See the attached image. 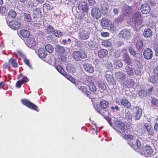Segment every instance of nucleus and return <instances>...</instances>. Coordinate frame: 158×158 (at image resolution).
Segmentation results:
<instances>
[{"label": "nucleus", "instance_id": "44", "mask_svg": "<svg viewBox=\"0 0 158 158\" xmlns=\"http://www.w3.org/2000/svg\"><path fill=\"white\" fill-rule=\"evenodd\" d=\"M53 33L55 36L58 37H60L63 35V33L59 30H55Z\"/></svg>", "mask_w": 158, "mask_h": 158}, {"label": "nucleus", "instance_id": "43", "mask_svg": "<svg viewBox=\"0 0 158 158\" xmlns=\"http://www.w3.org/2000/svg\"><path fill=\"white\" fill-rule=\"evenodd\" d=\"M132 115L129 111L126 113L125 118L128 122H131L132 120Z\"/></svg>", "mask_w": 158, "mask_h": 158}, {"label": "nucleus", "instance_id": "24", "mask_svg": "<svg viewBox=\"0 0 158 158\" xmlns=\"http://www.w3.org/2000/svg\"><path fill=\"white\" fill-rule=\"evenodd\" d=\"M143 150L144 153L148 155H151L153 152V150L151 147L148 145H146L144 147Z\"/></svg>", "mask_w": 158, "mask_h": 158}, {"label": "nucleus", "instance_id": "38", "mask_svg": "<svg viewBox=\"0 0 158 158\" xmlns=\"http://www.w3.org/2000/svg\"><path fill=\"white\" fill-rule=\"evenodd\" d=\"M114 67L117 69L122 67L123 65V63L119 60H114Z\"/></svg>", "mask_w": 158, "mask_h": 158}, {"label": "nucleus", "instance_id": "42", "mask_svg": "<svg viewBox=\"0 0 158 158\" xmlns=\"http://www.w3.org/2000/svg\"><path fill=\"white\" fill-rule=\"evenodd\" d=\"M54 28L50 25H48L46 27L47 33L48 34L52 33L55 31Z\"/></svg>", "mask_w": 158, "mask_h": 158}, {"label": "nucleus", "instance_id": "26", "mask_svg": "<svg viewBox=\"0 0 158 158\" xmlns=\"http://www.w3.org/2000/svg\"><path fill=\"white\" fill-rule=\"evenodd\" d=\"M38 53L39 56L40 58H45L47 55V53L45 52L44 48H40L38 50Z\"/></svg>", "mask_w": 158, "mask_h": 158}, {"label": "nucleus", "instance_id": "16", "mask_svg": "<svg viewBox=\"0 0 158 158\" xmlns=\"http://www.w3.org/2000/svg\"><path fill=\"white\" fill-rule=\"evenodd\" d=\"M112 75V73L111 71H106L105 73V77L109 83H112L113 85H114V83H113L114 79Z\"/></svg>", "mask_w": 158, "mask_h": 158}, {"label": "nucleus", "instance_id": "4", "mask_svg": "<svg viewBox=\"0 0 158 158\" xmlns=\"http://www.w3.org/2000/svg\"><path fill=\"white\" fill-rule=\"evenodd\" d=\"M21 102L23 105L28 108L33 110H35L37 112H38L40 111L38 107L29 100L24 99H22Z\"/></svg>", "mask_w": 158, "mask_h": 158}, {"label": "nucleus", "instance_id": "17", "mask_svg": "<svg viewBox=\"0 0 158 158\" xmlns=\"http://www.w3.org/2000/svg\"><path fill=\"white\" fill-rule=\"evenodd\" d=\"M133 109H134L136 111L135 116V119L138 120L140 119L142 115V110L137 106H134Z\"/></svg>", "mask_w": 158, "mask_h": 158}, {"label": "nucleus", "instance_id": "5", "mask_svg": "<svg viewBox=\"0 0 158 158\" xmlns=\"http://www.w3.org/2000/svg\"><path fill=\"white\" fill-rule=\"evenodd\" d=\"M142 21V17L140 12H137L135 13L132 18V21L133 23L139 25L141 24Z\"/></svg>", "mask_w": 158, "mask_h": 158}, {"label": "nucleus", "instance_id": "41", "mask_svg": "<svg viewBox=\"0 0 158 158\" xmlns=\"http://www.w3.org/2000/svg\"><path fill=\"white\" fill-rule=\"evenodd\" d=\"M126 72L129 75H132L134 73L133 69L128 66H126L125 67Z\"/></svg>", "mask_w": 158, "mask_h": 158}, {"label": "nucleus", "instance_id": "53", "mask_svg": "<svg viewBox=\"0 0 158 158\" xmlns=\"http://www.w3.org/2000/svg\"><path fill=\"white\" fill-rule=\"evenodd\" d=\"M7 10L6 7L4 6L0 7V14L3 15L6 12Z\"/></svg>", "mask_w": 158, "mask_h": 158}, {"label": "nucleus", "instance_id": "8", "mask_svg": "<svg viewBox=\"0 0 158 158\" xmlns=\"http://www.w3.org/2000/svg\"><path fill=\"white\" fill-rule=\"evenodd\" d=\"M77 7L78 9L83 13H87L89 10L88 4L85 1L80 2Z\"/></svg>", "mask_w": 158, "mask_h": 158}, {"label": "nucleus", "instance_id": "46", "mask_svg": "<svg viewBox=\"0 0 158 158\" xmlns=\"http://www.w3.org/2000/svg\"><path fill=\"white\" fill-rule=\"evenodd\" d=\"M24 20L28 22H30L31 20V17L30 14L25 13L24 14Z\"/></svg>", "mask_w": 158, "mask_h": 158}, {"label": "nucleus", "instance_id": "37", "mask_svg": "<svg viewBox=\"0 0 158 158\" xmlns=\"http://www.w3.org/2000/svg\"><path fill=\"white\" fill-rule=\"evenodd\" d=\"M45 48L46 51L50 53H52L53 52L54 49L53 47L49 44H47L45 46Z\"/></svg>", "mask_w": 158, "mask_h": 158}, {"label": "nucleus", "instance_id": "27", "mask_svg": "<svg viewBox=\"0 0 158 158\" xmlns=\"http://www.w3.org/2000/svg\"><path fill=\"white\" fill-rule=\"evenodd\" d=\"M107 50L104 49H101L99 50L98 52V55L99 57L103 58L106 56L107 54Z\"/></svg>", "mask_w": 158, "mask_h": 158}, {"label": "nucleus", "instance_id": "25", "mask_svg": "<svg viewBox=\"0 0 158 158\" xmlns=\"http://www.w3.org/2000/svg\"><path fill=\"white\" fill-rule=\"evenodd\" d=\"M20 35L24 38H28L30 35V33L27 30L21 29L19 31Z\"/></svg>", "mask_w": 158, "mask_h": 158}, {"label": "nucleus", "instance_id": "59", "mask_svg": "<svg viewBox=\"0 0 158 158\" xmlns=\"http://www.w3.org/2000/svg\"><path fill=\"white\" fill-rule=\"evenodd\" d=\"M123 44L124 43L123 42L120 41H118L116 43L115 45L116 47H119L123 45Z\"/></svg>", "mask_w": 158, "mask_h": 158}, {"label": "nucleus", "instance_id": "18", "mask_svg": "<svg viewBox=\"0 0 158 158\" xmlns=\"http://www.w3.org/2000/svg\"><path fill=\"white\" fill-rule=\"evenodd\" d=\"M114 75L117 80L119 81H123L126 77V74L121 72H116Z\"/></svg>", "mask_w": 158, "mask_h": 158}, {"label": "nucleus", "instance_id": "45", "mask_svg": "<svg viewBox=\"0 0 158 158\" xmlns=\"http://www.w3.org/2000/svg\"><path fill=\"white\" fill-rule=\"evenodd\" d=\"M107 28L111 32H114L116 29L114 23H112L111 22L110 23L109 27Z\"/></svg>", "mask_w": 158, "mask_h": 158}, {"label": "nucleus", "instance_id": "30", "mask_svg": "<svg viewBox=\"0 0 158 158\" xmlns=\"http://www.w3.org/2000/svg\"><path fill=\"white\" fill-rule=\"evenodd\" d=\"M143 34L145 37H150L152 36V31L149 28H147L144 30Z\"/></svg>", "mask_w": 158, "mask_h": 158}, {"label": "nucleus", "instance_id": "64", "mask_svg": "<svg viewBox=\"0 0 158 158\" xmlns=\"http://www.w3.org/2000/svg\"><path fill=\"white\" fill-rule=\"evenodd\" d=\"M153 73L155 75L158 76V67H155L154 69Z\"/></svg>", "mask_w": 158, "mask_h": 158}, {"label": "nucleus", "instance_id": "35", "mask_svg": "<svg viewBox=\"0 0 158 158\" xmlns=\"http://www.w3.org/2000/svg\"><path fill=\"white\" fill-rule=\"evenodd\" d=\"M36 41L34 38H30L28 41V46L30 48L33 47L36 44Z\"/></svg>", "mask_w": 158, "mask_h": 158}, {"label": "nucleus", "instance_id": "50", "mask_svg": "<svg viewBox=\"0 0 158 158\" xmlns=\"http://www.w3.org/2000/svg\"><path fill=\"white\" fill-rule=\"evenodd\" d=\"M128 50L131 55L134 56L136 55L137 54L136 52L134 50V49L131 47H129Z\"/></svg>", "mask_w": 158, "mask_h": 158}, {"label": "nucleus", "instance_id": "63", "mask_svg": "<svg viewBox=\"0 0 158 158\" xmlns=\"http://www.w3.org/2000/svg\"><path fill=\"white\" fill-rule=\"evenodd\" d=\"M62 75L64 76L67 79L69 80L71 77V76H70L68 74L65 72V71L64 72V73H63L62 74Z\"/></svg>", "mask_w": 158, "mask_h": 158}, {"label": "nucleus", "instance_id": "34", "mask_svg": "<svg viewBox=\"0 0 158 158\" xmlns=\"http://www.w3.org/2000/svg\"><path fill=\"white\" fill-rule=\"evenodd\" d=\"M135 47L139 50H141L143 48V43L141 40H138L135 44Z\"/></svg>", "mask_w": 158, "mask_h": 158}, {"label": "nucleus", "instance_id": "39", "mask_svg": "<svg viewBox=\"0 0 158 158\" xmlns=\"http://www.w3.org/2000/svg\"><path fill=\"white\" fill-rule=\"evenodd\" d=\"M88 86L89 90L92 92H95L97 90V88L94 83L93 82H90Z\"/></svg>", "mask_w": 158, "mask_h": 158}, {"label": "nucleus", "instance_id": "19", "mask_svg": "<svg viewBox=\"0 0 158 158\" xmlns=\"http://www.w3.org/2000/svg\"><path fill=\"white\" fill-rule=\"evenodd\" d=\"M135 84V83L133 79H129L125 81L123 84L126 88H131L133 87Z\"/></svg>", "mask_w": 158, "mask_h": 158}, {"label": "nucleus", "instance_id": "28", "mask_svg": "<svg viewBox=\"0 0 158 158\" xmlns=\"http://www.w3.org/2000/svg\"><path fill=\"white\" fill-rule=\"evenodd\" d=\"M79 89L82 93L85 94L88 96L89 97L90 95V92L88 91L87 88L85 86H82L78 88Z\"/></svg>", "mask_w": 158, "mask_h": 158}, {"label": "nucleus", "instance_id": "52", "mask_svg": "<svg viewBox=\"0 0 158 158\" xmlns=\"http://www.w3.org/2000/svg\"><path fill=\"white\" fill-rule=\"evenodd\" d=\"M134 137V136L132 135H125L124 136V138L127 140H128V139H130V140H132L133 139Z\"/></svg>", "mask_w": 158, "mask_h": 158}, {"label": "nucleus", "instance_id": "58", "mask_svg": "<svg viewBox=\"0 0 158 158\" xmlns=\"http://www.w3.org/2000/svg\"><path fill=\"white\" fill-rule=\"evenodd\" d=\"M102 14H106L107 13L108 9L106 7L103 6L102 8Z\"/></svg>", "mask_w": 158, "mask_h": 158}, {"label": "nucleus", "instance_id": "54", "mask_svg": "<svg viewBox=\"0 0 158 158\" xmlns=\"http://www.w3.org/2000/svg\"><path fill=\"white\" fill-rule=\"evenodd\" d=\"M123 18L122 16H119L115 19V23H119L122 22L123 20Z\"/></svg>", "mask_w": 158, "mask_h": 158}, {"label": "nucleus", "instance_id": "7", "mask_svg": "<svg viewBox=\"0 0 158 158\" xmlns=\"http://www.w3.org/2000/svg\"><path fill=\"white\" fill-rule=\"evenodd\" d=\"M17 78L19 80L17 81L15 84L16 87L18 88H20L23 84L27 82L28 81L27 77L23 76L21 74H20L18 76Z\"/></svg>", "mask_w": 158, "mask_h": 158}, {"label": "nucleus", "instance_id": "36", "mask_svg": "<svg viewBox=\"0 0 158 158\" xmlns=\"http://www.w3.org/2000/svg\"><path fill=\"white\" fill-rule=\"evenodd\" d=\"M8 62L10 64H11L12 66L14 68H16L18 67V65L16 60L13 58H10Z\"/></svg>", "mask_w": 158, "mask_h": 158}, {"label": "nucleus", "instance_id": "55", "mask_svg": "<svg viewBox=\"0 0 158 158\" xmlns=\"http://www.w3.org/2000/svg\"><path fill=\"white\" fill-rule=\"evenodd\" d=\"M99 87L102 89H105L106 88L105 84L103 82L100 83L99 84Z\"/></svg>", "mask_w": 158, "mask_h": 158}, {"label": "nucleus", "instance_id": "21", "mask_svg": "<svg viewBox=\"0 0 158 158\" xmlns=\"http://www.w3.org/2000/svg\"><path fill=\"white\" fill-rule=\"evenodd\" d=\"M110 22L107 19L102 18L101 20V25L103 28L108 27Z\"/></svg>", "mask_w": 158, "mask_h": 158}, {"label": "nucleus", "instance_id": "32", "mask_svg": "<svg viewBox=\"0 0 158 158\" xmlns=\"http://www.w3.org/2000/svg\"><path fill=\"white\" fill-rule=\"evenodd\" d=\"M101 44L102 45L106 47H110L112 46V43L110 39L103 40Z\"/></svg>", "mask_w": 158, "mask_h": 158}, {"label": "nucleus", "instance_id": "11", "mask_svg": "<svg viewBox=\"0 0 158 158\" xmlns=\"http://www.w3.org/2000/svg\"><path fill=\"white\" fill-rule=\"evenodd\" d=\"M122 11L124 15H129L132 12V9L131 6L125 5L122 7Z\"/></svg>", "mask_w": 158, "mask_h": 158}, {"label": "nucleus", "instance_id": "31", "mask_svg": "<svg viewBox=\"0 0 158 158\" xmlns=\"http://www.w3.org/2000/svg\"><path fill=\"white\" fill-rule=\"evenodd\" d=\"M53 8V6L49 3H45L43 5V9L44 11H48L52 10Z\"/></svg>", "mask_w": 158, "mask_h": 158}, {"label": "nucleus", "instance_id": "47", "mask_svg": "<svg viewBox=\"0 0 158 158\" xmlns=\"http://www.w3.org/2000/svg\"><path fill=\"white\" fill-rule=\"evenodd\" d=\"M8 15L11 18H14L15 17L16 15V13L15 11L11 9L10 10L8 13Z\"/></svg>", "mask_w": 158, "mask_h": 158}, {"label": "nucleus", "instance_id": "20", "mask_svg": "<svg viewBox=\"0 0 158 158\" xmlns=\"http://www.w3.org/2000/svg\"><path fill=\"white\" fill-rule=\"evenodd\" d=\"M9 25L12 29H14L18 28L21 26L20 23L15 20L10 22Z\"/></svg>", "mask_w": 158, "mask_h": 158}, {"label": "nucleus", "instance_id": "3", "mask_svg": "<svg viewBox=\"0 0 158 158\" xmlns=\"http://www.w3.org/2000/svg\"><path fill=\"white\" fill-rule=\"evenodd\" d=\"M73 57L76 60L80 61L81 60L86 58L87 55L84 51H75L73 52Z\"/></svg>", "mask_w": 158, "mask_h": 158}, {"label": "nucleus", "instance_id": "12", "mask_svg": "<svg viewBox=\"0 0 158 158\" xmlns=\"http://www.w3.org/2000/svg\"><path fill=\"white\" fill-rule=\"evenodd\" d=\"M119 35L123 38L128 39L131 36V31L127 29H123L120 32Z\"/></svg>", "mask_w": 158, "mask_h": 158}, {"label": "nucleus", "instance_id": "9", "mask_svg": "<svg viewBox=\"0 0 158 158\" xmlns=\"http://www.w3.org/2000/svg\"><path fill=\"white\" fill-rule=\"evenodd\" d=\"M144 130H145L148 133V136H153L155 135V133L152 125L147 123H144L143 127Z\"/></svg>", "mask_w": 158, "mask_h": 158}, {"label": "nucleus", "instance_id": "49", "mask_svg": "<svg viewBox=\"0 0 158 158\" xmlns=\"http://www.w3.org/2000/svg\"><path fill=\"white\" fill-rule=\"evenodd\" d=\"M151 103L153 105L158 106V99L156 98H152Z\"/></svg>", "mask_w": 158, "mask_h": 158}, {"label": "nucleus", "instance_id": "57", "mask_svg": "<svg viewBox=\"0 0 158 158\" xmlns=\"http://www.w3.org/2000/svg\"><path fill=\"white\" fill-rule=\"evenodd\" d=\"M114 56L115 57L118 58L120 56V52L119 50H116L115 51L114 54Z\"/></svg>", "mask_w": 158, "mask_h": 158}, {"label": "nucleus", "instance_id": "15", "mask_svg": "<svg viewBox=\"0 0 158 158\" xmlns=\"http://www.w3.org/2000/svg\"><path fill=\"white\" fill-rule=\"evenodd\" d=\"M140 10L143 14H146L149 13L151 8L148 4H144L141 5Z\"/></svg>", "mask_w": 158, "mask_h": 158}, {"label": "nucleus", "instance_id": "62", "mask_svg": "<svg viewBox=\"0 0 158 158\" xmlns=\"http://www.w3.org/2000/svg\"><path fill=\"white\" fill-rule=\"evenodd\" d=\"M135 74L137 75H141V72L140 69H136L135 71Z\"/></svg>", "mask_w": 158, "mask_h": 158}, {"label": "nucleus", "instance_id": "33", "mask_svg": "<svg viewBox=\"0 0 158 158\" xmlns=\"http://www.w3.org/2000/svg\"><path fill=\"white\" fill-rule=\"evenodd\" d=\"M123 60L128 65H130L131 61L129 55L127 53H125L123 57Z\"/></svg>", "mask_w": 158, "mask_h": 158}, {"label": "nucleus", "instance_id": "40", "mask_svg": "<svg viewBox=\"0 0 158 158\" xmlns=\"http://www.w3.org/2000/svg\"><path fill=\"white\" fill-rule=\"evenodd\" d=\"M148 81L153 83H155L158 81L157 77L154 76L150 77L148 79Z\"/></svg>", "mask_w": 158, "mask_h": 158}, {"label": "nucleus", "instance_id": "1", "mask_svg": "<svg viewBox=\"0 0 158 158\" xmlns=\"http://www.w3.org/2000/svg\"><path fill=\"white\" fill-rule=\"evenodd\" d=\"M109 105L110 104L107 101L102 100L99 103V107L96 106L94 107V108L98 113L104 116L105 114V113L102 110L107 111Z\"/></svg>", "mask_w": 158, "mask_h": 158}, {"label": "nucleus", "instance_id": "10", "mask_svg": "<svg viewBox=\"0 0 158 158\" xmlns=\"http://www.w3.org/2000/svg\"><path fill=\"white\" fill-rule=\"evenodd\" d=\"M143 53L144 58L147 60L151 59L153 55L152 49L149 48H147L144 50Z\"/></svg>", "mask_w": 158, "mask_h": 158}, {"label": "nucleus", "instance_id": "22", "mask_svg": "<svg viewBox=\"0 0 158 158\" xmlns=\"http://www.w3.org/2000/svg\"><path fill=\"white\" fill-rule=\"evenodd\" d=\"M121 104L124 107L130 109L131 107V103L128 100L125 98H122L120 100Z\"/></svg>", "mask_w": 158, "mask_h": 158}, {"label": "nucleus", "instance_id": "29", "mask_svg": "<svg viewBox=\"0 0 158 158\" xmlns=\"http://www.w3.org/2000/svg\"><path fill=\"white\" fill-rule=\"evenodd\" d=\"M55 50L60 54H62L65 52L64 48L59 45H57L56 46Z\"/></svg>", "mask_w": 158, "mask_h": 158}, {"label": "nucleus", "instance_id": "13", "mask_svg": "<svg viewBox=\"0 0 158 158\" xmlns=\"http://www.w3.org/2000/svg\"><path fill=\"white\" fill-rule=\"evenodd\" d=\"M32 16L34 18L40 19L42 17V12L39 8H35L33 10Z\"/></svg>", "mask_w": 158, "mask_h": 158}, {"label": "nucleus", "instance_id": "60", "mask_svg": "<svg viewBox=\"0 0 158 158\" xmlns=\"http://www.w3.org/2000/svg\"><path fill=\"white\" fill-rule=\"evenodd\" d=\"M10 67V64L7 62L4 63L2 65V68L4 69H6Z\"/></svg>", "mask_w": 158, "mask_h": 158}, {"label": "nucleus", "instance_id": "61", "mask_svg": "<svg viewBox=\"0 0 158 158\" xmlns=\"http://www.w3.org/2000/svg\"><path fill=\"white\" fill-rule=\"evenodd\" d=\"M109 33L107 32H102L101 33V35L103 37H106L109 35Z\"/></svg>", "mask_w": 158, "mask_h": 158}, {"label": "nucleus", "instance_id": "23", "mask_svg": "<svg viewBox=\"0 0 158 158\" xmlns=\"http://www.w3.org/2000/svg\"><path fill=\"white\" fill-rule=\"evenodd\" d=\"M83 67L86 71L89 73H92L94 71L93 67L91 64L87 63H84L83 64Z\"/></svg>", "mask_w": 158, "mask_h": 158}, {"label": "nucleus", "instance_id": "51", "mask_svg": "<svg viewBox=\"0 0 158 158\" xmlns=\"http://www.w3.org/2000/svg\"><path fill=\"white\" fill-rule=\"evenodd\" d=\"M23 61L25 64L27 65L30 69L32 68L31 65L29 62V60L27 58H25L23 59Z\"/></svg>", "mask_w": 158, "mask_h": 158}, {"label": "nucleus", "instance_id": "56", "mask_svg": "<svg viewBox=\"0 0 158 158\" xmlns=\"http://www.w3.org/2000/svg\"><path fill=\"white\" fill-rule=\"evenodd\" d=\"M104 118L107 120L109 124L111 126H112V124L111 122V119L108 116H106L104 117Z\"/></svg>", "mask_w": 158, "mask_h": 158}, {"label": "nucleus", "instance_id": "14", "mask_svg": "<svg viewBox=\"0 0 158 158\" xmlns=\"http://www.w3.org/2000/svg\"><path fill=\"white\" fill-rule=\"evenodd\" d=\"M78 36L80 39L82 40H87L89 37V33L87 31L82 30L79 32Z\"/></svg>", "mask_w": 158, "mask_h": 158}, {"label": "nucleus", "instance_id": "2", "mask_svg": "<svg viewBox=\"0 0 158 158\" xmlns=\"http://www.w3.org/2000/svg\"><path fill=\"white\" fill-rule=\"evenodd\" d=\"M114 125L115 127L119 128L124 132L126 130H128L130 128L128 123L123 122L120 120H115L114 122Z\"/></svg>", "mask_w": 158, "mask_h": 158}, {"label": "nucleus", "instance_id": "48", "mask_svg": "<svg viewBox=\"0 0 158 158\" xmlns=\"http://www.w3.org/2000/svg\"><path fill=\"white\" fill-rule=\"evenodd\" d=\"M55 68L56 70L61 74L63 73L64 71V70L62 67L61 65H57L55 66Z\"/></svg>", "mask_w": 158, "mask_h": 158}, {"label": "nucleus", "instance_id": "6", "mask_svg": "<svg viewBox=\"0 0 158 158\" xmlns=\"http://www.w3.org/2000/svg\"><path fill=\"white\" fill-rule=\"evenodd\" d=\"M91 15L92 17L94 19H98L102 15V11L98 7H94L91 10Z\"/></svg>", "mask_w": 158, "mask_h": 158}]
</instances>
